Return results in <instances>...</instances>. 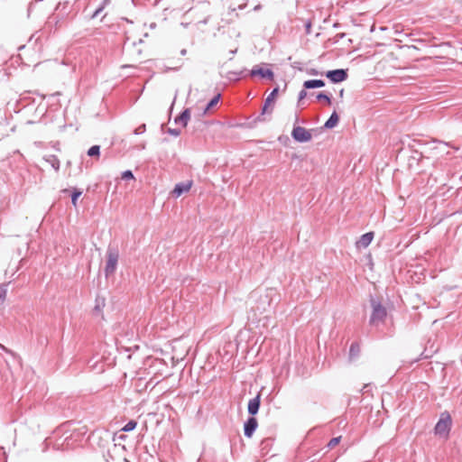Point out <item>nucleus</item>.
I'll return each instance as SVG.
<instances>
[{
  "label": "nucleus",
  "mask_w": 462,
  "mask_h": 462,
  "mask_svg": "<svg viewBox=\"0 0 462 462\" xmlns=\"http://www.w3.org/2000/svg\"><path fill=\"white\" fill-rule=\"evenodd\" d=\"M369 301L372 308L369 324L374 327L383 324L387 317L386 308L382 304L381 300L374 296L371 295Z\"/></svg>",
  "instance_id": "nucleus-1"
},
{
  "label": "nucleus",
  "mask_w": 462,
  "mask_h": 462,
  "mask_svg": "<svg viewBox=\"0 0 462 462\" xmlns=\"http://www.w3.org/2000/svg\"><path fill=\"white\" fill-rule=\"evenodd\" d=\"M106 263L104 269V273L105 276L108 278L110 275H113L116 270L119 259L118 249L116 247L109 245L106 250Z\"/></svg>",
  "instance_id": "nucleus-2"
},
{
  "label": "nucleus",
  "mask_w": 462,
  "mask_h": 462,
  "mask_svg": "<svg viewBox=\"0 0 462 462\" xmlns=\"http://www.w3.org/2000/svg\"><path fill=\"white\" fill-rule=\"evenodd\" d=\"M260 302L257 310L260 312L267 311L268 309L274 307L279 301V295L274 289H267L263 295L260 296Z\"/></svg>",
  "instance_id": "nucleus-3"
},
{
  "label": "nucleus",
  "mask_w": 462,
  "mask_h": 462,
  "mask_svg": "<svg viewBox=\"0 0 462 462\" xmlns=\"http://www.w3.org/2000/svg\"><path fill=\"white\" fill-rule=\"evenodd\" d=\"M270 64L267 63L255 65L251 70H249L248 74L250 77H260L261 79L273 80L274 73L271 69L268 68Z\"/></svg>",
  "instance_id": "nucleus-4"
},
{
  "label": "nucleus",
  "mask_w": 462,
  "mask_h": 462,
  "mask_svg": "<svg viewBox=\"0 0 462 462\" xmlns=\"http://www.w3.org/2000/svg\"><path fill=\"white\" fill-rule=\"evenodd\" d=\"M452 420L448 411L440 414V418L434 428V433H449L451 429Z\"/></svg>",
  "instance_id": "nucleus-5"
},
{
  "label": "nucleus",
  "mask_w": 462,
  "mask_h": 462,
  "mask_svg": "<svg viewBox=\"0 0 462 462\" xmlns=\"http://www.w3.org/2000/svg\"><path fill=\"white\" fill-rule=\"evenodd\" d=\"M62 436L63 435L48 436L42 443V451H47L51 447H52V449L54 450H65L64 445H60L62 440L64 439Z\"/></svg>",
  "instance_id": "nucleus-6"
},
{
  "label": "nucleus",
  "mask_w": 462,
  "mask_h": 462,
  "mask_svg": "<svg viewBox=\"0 0 462 462\" xmlns=\"http://www.w3.org/2000/svg\"><path fill=\"white\" fill-rule=\"evenodd\" d=\"M325 76L332 83L337 84V83H340V82L345 81L347 79L348 74H347V69H336L328 70L325 73Z\"/></svg>",
  "instance_id": "nucleus-7"
},
{
  "label": "nucleus",
  "mask_w": 462,
  "mask_h": 462,
  "mask_svg": "<svg viewBox=\"0 0 462 462\" xmlns=\"http://www.w3.org/2000/svg\"><path fill=\"white\" fill-rule=\"evenodd\" d=\"M292 138L299 143H307L311 140V134L302 126H294L291 132Z\"/></svg>",
  "instance_id": "nucleus-8"
},
{
  "label": "nucleus",
  "mask_w": 462,
  "mask_h": 462,
  "mask_svg": "<svg viewBox=\"0 0 462 462\" xmlns=\"http://www.w3.org/2000/svg\"><path fill=\"white\" fill-rule=\"evenodd\" d=\"M137 423L134 420H130L128 422H126L125 425H121L120 421H116L114 424H112L110 427V430L113 431V433H118V432H129L135 429ZM109 431V430H107Z\"/></svg>",
  "instance_id": "nucleus-9"
},
{
  "label": "nucleus",
  "mask_w": 462,
  "mask_h": 462,
  "mask_svg": "<svg viewBox=\"0 0 462 462\" xmlns=\"http://www.w3.org/2000/svg\"><path fill=\"white\" fill-rule=\"evenodd\" d=\"M435 143H441L440 142L436 141V140H432L428 143H422V141H420V140H412V143H409V147L411 148V152L413 153L418 154L420 156L419 159H420L421 157H423V153L425 152L424 150H422L420 148L426 147L427 145L432 144Z\"/></svg>",
  "instance_id": "nucleus-10"
},
{
  "label": "nucleus",
  "mask_w": 462,
  "mask_h": 462,
  "mask_svg": "<svg viewBox=\"0 0 462 462\" xmlns=\"http://www.w3.org/2000/svg\"><path fill=\"white\" fill-rule=\"evenodd\" d=\"M191 186H192L191 180L179 182L175 185L173 190L171 191V195L174 198H179L182 194L189 192V189H191Z\"/></svg>",
  "instance_id": "nucleus-11"
},
{
  "label": "nucleus",
  "mask_w": 462,
  "mask_h": 462,
  "mask_svg": "<svg viewBox=\"0 0 462 462\" xmlns=\"http://www.w3.org/2000/svg\"><path fill=\"white\" fill-rule=\"evenodd\" d=\"M261 405V393H258V394L251 399L248 402L247 406V411L250 415L254 416L258 413L259 409Z\"/></svg>",
  "instance_id": "nucleus-12"
},
{
  "label": "nucleus",
  "mask_w": 462,
  "mask_h": 462,
  "mask_svg": "<svg viewBox=\"0 0 462 462\" xmlns=\"http://www.w3.org/2000/svg\"><path fill=\"white\" fill-rule=\"evenodd\" d=\"M189 118L190 111L189 108H186L178 116L175 117L174 122L177 125H180L182 127H186Z\"/></svg>",
  "instance_id": "nucleus-13"
},
{
  "label": "nucleus",
  "mask_w": 462,
  "mask_h": 462,
  "mask_svg": "<svg viewBox=\"0 0 462 462\" xmlns=\"http://www.w3.org/2000/svg\"><path fill=\"white\" fill-rule=\"evenodd\" d=\"M248 72L249 71L246 69H244L239 71H228L226 74V79L229 81H238L241 79L249 76Z\"/></svg>",
  "instance_id": "nucleus-14"
},
{
  "label": "nucleus",
  "mask_w": 462,
  "mask_h": 462,
  "mask_svg": "<svg viewBox=\"0 0 462 462\" xmlns=\"http://www.w3.org/2000/svg\"><path fill=\"white\" fill-rule=\"evenodd\" d=\"M374 236V232H367V233L362 235L361 237L359 238V240L356 242L357 247H363V248L367 247L373 241Z\"/></svg>",
  "instance_id": "nucleus-15"
},
{
  "label": "nucleus",
  "mask_w": 462,
  "mask_h": 462,
  "mask_svg": "<svg viewBox=\"0 0 462 462\" xmlns=\"http://www.w3.org/2000/svg\"><path fill=\"white\" fill-rule=\"evenodd\" d=\"M257 420L251 415L244 424V433H254L257 429Z\"/></svg>",
  "instance_id": "nucleus-16"
},
{
  "label": "nucleus",
  "mask_w": 462,
  "mask_h": 462,
  "mask_svg": "<svg viewBox=\"0 0 462 462\" xmlns=\"http://www.w3.org/2000/svg\"><path fill=\"white\" fill-rule=\"evenodd\" d=\"M360 345L357 342H353L349 347L348 359L349 361L356 360L360 356Z\"/></svg>",
  "instance_id": "nucleus-17"
},
{
  "label": "nucleus",
  "mask_w": 462,
  "mask_h": 462,
  "mask_svg": "<svg viewBox=\"0 0 462 462\" xmlns=\"http://www.w3.org/2000/svg\"><path fill=\"white\" fill-rule=\"evenodd\" d=\"M325 86V81L323 79H309L303 82V88L305 89H313L323 88Z\"/></svg>",
  "instance_id": "nucleus-18"
},
{
  "label": "nucleus",
  "mask_w": 462,
  "mask_h": 462,
  "mask_svg": "<svg viewBox=\"0 0 462 462\" xmlns=\"http://www.w3.org/2000/svg\"><path fill=\"white\" fill-rule=\"evenodd\" d=\"M339 121V116L336 111H333L330 115L329 118L325 122L324 128L332 129L334 128Z\"/></svg>",
  "instance_id": "nucleus-19"
},
{
  "label": "nucleus",
  "mask_w": 462,
  "mask_h": 462,
  "mask_svg": "<svg viewBox=\"0 0 462 462\" xmlns=\"http://www.w3.org/2000/svg\"><path fill=\"white\" fill-rule=\"evenodd\" d=\"M44 160L51 164V166L58 171L60 170V160L56 155L51 154L44 157Z\"/></svg>",
  "instance_id": "nucleus-20"
},
{
  "label": "nucleus",
  "mask_w": 462,
  "mask_h": 462,
  "mask_svg": "<svg viewBox=\"0 0 462 462\" xmlns=\"http://www.w3.org/2000/svg\"><path fill=\"white\" fill-rule=\"evenodd\" d=\"M221 98V94H217L215 97H213L208 103L207 104L206 107L204 108L203 114L208 113L210 109H212L219 102Z\"/></svg>",
  "instance_id": "nucleus-21"
},
{
  "label": "nucleus",
  "mask_w": 462,
  "mask_h": 462,
  "mask_svg": "<svg viewBox=\"0 0 462 462\" xmlns=\"http://www.w3.org/2000/svg\"><path fill=\"white\" fill-rule=\"evenodd\" d=\"M87 154L89 157H97L99 158L100 155V146L99 145H92L87 152Z\"/></svg>",
  "instance_id": "nucleus-22"
},
{
  "label": "nucleus",
  "mask_w": 462,
  "mask_h": 462,
  "mask_svg": "<svg viewBox=\"0 0 462 462\" xmlns=\"http://www.w3.org/2000/svg\"><path fill=\"white\" fill-rule=\"evenodd\" d=\"M279 88H274L272 92L268 95V97L265 98L264 102L266 105H271L272 102H273L274 98L278 95Z\"/></svg>",
  "instance_id": "nucleus-23"
},
{
  "label": "nucleus",
  "mask_w": 462,
  "mask_h": 462,
  "mask_svg": "<svg viewBox=\"0 0 462 462\" xmlns=\"http://www.w3.org/2000/svg\"><path fill=\"white\" fill-rule=\"evenodd\" d=\"M316 98L318 101H322L324 100L328 105H330L331 104V96L330 95H328L324 92H319L317 96H316Z\"/></svg>",
  "instance_id": "nucleus-24"
},
{
  "label": "nucleus",
  "mask_w": 462,
  "mask_h": 462,
  "mask_svg": "<svg viewBox=\"0 0 462 462\" xmlns=\"http://www.w3.org/2000/svg\"><path fill=\"white\" fill-rule=\"evenodd\" d=\"M82 194V191L79 190V189H74L72 193H71V203L73 206H77V202H78V199L81 196Z\"/></svg>",
  "instance_id": "nucleus-25"
},
{
  "label": "nucleus",
  "mask_w": 462,
  "mask_h": 462,
  "mask_svg": "<svg viewBox=\"0 0 462 462\" xmlns=\"http://www.w3.org/2000/svg\"><path fill=\"white\" fill-rule=\"evenodd\" d=\"M60 445H64L65 450L71 448L73 446L72 435L65 438Z\"/></svg>",
  "instance_id": "nucleus-26"
},
{
  "label": "nucleus",
  "mask_w": 462,
  "mask_h": 462,
  "mask_svg": "<svg viewBox=\"0 0 462 462\" xmlns=\"http://www.w3.org/2000/svg\"><path fill=\"white\" fill-rule=\"evenodd\" d=\"M270 105H266V103L264 102L263 106V108H262V112H261V115H259L255 119H254V122H263L264 121V118H263V115L265 113H267V109H268V106Z\"/></svg>",
  "instance_id": "nucleus-27"
},
{
  "label": "nucleus",
  "mask_w": 462,
  "mask_h": 462,
  "mask_svg": "<svg viewBox=\"0 0 462 462\" xmlns=\"http://www.w3.org/2000/svg\"><path fill=\"white\" fill-rule=\"evenodd\" d=\"M307 89H305L303 88V89H301L300 92H299V96H298V106H300L303 105V99L307 97Z\"/></svg>",
  "instance_id": "nucleus-28"
},
{
  "label": "nucleus",
  "mask_w": 462,
  "mask_h": 462,
  "mask_svg": "<svg viewBox=\"0 0 462 462\" xmlns=\"http://www.w3.org/2000/svg\"><path fill=\"white\" fill-rule=\"evenodd\" d=\"M105 306V300L104 299H97L96 300V306L94 308L95 312H100L101 309Z\"/></svg>",
  "instance_id": "nucleus-29"
},
{
  "label": "nucleus",
  "mask_w": 462,
  "mask_h": 462,
  "mask_svg": "<svg viewBox=\"0 0 462 462\" xmlns=\"http://www.w3.org/2000/svg\"><path fill=\"white\" fill-rule=\"evenodd\" d=\"M121 178L125 180H134V176L132 171L126 170L122 172Z\"/></svg>",
  "instance_id": "nucleus-30"
},
{
  "label": "nucleus",
  "mask_w": 462,
  "mask_h": 462,
  "mask_svg": "<svg viewBox=\"0 0 462 462\" xmlns=\"http://www.w3.org/2000/svg\"><path fill=\"white\" fill-rule=\"evenodd\" d=\"M71 425V422L70 421H68L64 424H62L59 430L61 431V433H67L68 431H71V433H76V430H69L68 429L69 426Z\"/></svg>",
  "instance_id": "nucleus-31"
},
{
  "label": "nucleus",
  "mask_w": 462,
  "mask_h": 462,
  "mask_svg": "<svg viewBox=\"0 0 462 462\" xmlns=\"http://www.w3.org/2000/svg\"><path fill=\"white\" fill-rule=\"evenodd\" d=\"M340 439H341V435H339L338 437H336V438H333L328 443V447L329 448H334L335 446H337L339 442H340Z\"/></svg>",
  "instance_id": "nucleus-32"
},
{
  "label": "nucleus",
  "mask_w": 462,
  "mask_h": 462,
  "mask_svg": "<svg viewBox=\"0 0 462 462\" xmlns=\"http://www.w3.org/2000/svg\"><path fill=\"white\" fill-rule=\"evenodd\" d=\"M59 22H60V20L58 19V17H56V16H50L49 20L47 22V25L51 27L52 23H54V25L57 26Z\"/></svg>",
  "instance_id": "nucleus-33"
},
{
  "label": "nucleus",
  "mask_w": 462,
  "mask_h": 462,
  "mask_svg": "<svg viewBox=\"0 0 462 462\" xmlns=\"http://www.w3.org/2000/svg\"><path fill=\"white\" fill-rule=\"evenodd\" d=\"M145 130H146V125L144 124H143L134 129V134L136 135L142 134L145 132Z\"/></svg>",
  "instance_id": "nucleus-34"
},
{
  "label": "nucleus",
  "mask_w": 462,
  "mask_h": 462,
  "mask_svg": "<svg viewBox=\"0 0 462 462\" xmlns=\"http://www.w3.org/2000/svg\"><path fill=\"white\" fill-rule=\"evenodd\" d=\"M6 294H7L6 285L1 286L0 287V300L2 301H4L5 300Z\"/></svg>",
  "instance_id": "nucleus-35"
},
{
  "label": "nucleus",
  "mask_w": 462,
  "mask_h": 462,
  "mask_svg": "<svg viewBox=\"0 0 462 462\" xmlns=\"http://www.w3.org/2000/svg\"><path fill=\"white\" fill-rule=\"evenodd\" d=\"M168 133L173 136H179L180 134V129L179 128H169Z\"/></svg>",
  "instance_id": "nucleus-36"
},
{
  "label": "nucleus",
  "mask_w": 462,
  "mask_h": 462,
  "mask_svg": "<svg viewBox=\"0 0 462 462\" xmlns=\"http://www.w3.org/2000/svg\"><path fill=\"white\" fill-rule=\"evenodd\" d=\"M103 9H104V5L99 6V7H98L95 12H94V14H92V16H91V17H92V18H97V17L101 14V12L103 11Z\"/></svg>",
  "instance_id": "nucleus-37"
},
{
  "label": "nucleus",
  "mask_w": 462,
  "mask_h": 462,
  "mask_svg": "<svg viewBox=\"0 0 462 462\" xmlns=\"http://www.w3.org/2000/svg\"><path fill=\"white\" fill-rule=\"evenodd\" d=\"M273 440V439L272 438H268V439H266L263 440V441H262V446H263V448H265V447H267L268 445L272 444Z\"/></svg>",
  "instance_id": "nucleus-38"
},
{
  "label": "nucleus",
  "mask_w": 462,
  "mask_h": 462,
  "mask_svg": "<svg viewBox=\"0 0 462 462\" xmlns=\"http://www.w3.org/2000/svg\"><path fill=\"white\" fill-rule=\"evenodd\" d=\"M0 349H2V350H4V351H5V352H6V353H8V354H11L12 356H14V354L11 350L7 349V348H6L4 345H2V344H0Z\"/></svg>",
  "instance_id": "nucleus-39"
},
{
  "label": "nucleus",
  "mask_w": 462,
  "mask_h": 462,
  "mask_svg": "<svg viewBox=\"0 0 462 462\" xmlns=\"http://www.w3.org/2000/svg\"><path fill=\"white\" fill-rule=\"evenodd\" d=\"M309 73H310V75L316 76V75H318V74H319V71H318L317 69H310V72H309Z\"/></svg>",
  "instance_id": "nucleus-40"
},
{
  "label": "nucleus",
  "mask_w": 462,
  "mask_h": 462,
  "mask_svg": "<svg viewBox=\"0 0 462 462\" xmlns=\"http://www.w3.org/2000/svg\"><path fill=\"white\" fill-rule=\"evenodd\" d=\"M126 437H127V435H124V434L118 435L119 439H125Z\"/></svg>",
  "instance_id": "nucleus-41"
},
{
  "label": "nucleus",
  "mask_w": 462,
  "mask_h": 462,
  "mask_svg": "<svg viewBox=\"0 0 462 462\" xmlns=\"http://www.w3.org/2000/svg\"><path fill=\"white\" fill-rule=\"evenodd\" d=\"M345 35H346V34H345L344 32H342V33H338V34L337 35V38H343V37H345Z\"/></svg>",
  "instance_id": "nucleus-42"
},
{
  "label": "nucleus",
  "mask_w": 462,
  "mask_h": 462,
  "mask_svg": "<svg viewBox=\"0 0 462 462\" xmlns=\"http://www.w3.org/2000/svg\"><path fill=\"white\" fill-rule=\"evenodd\" d=\"M186 53H187V50H186V49H182V50L180 51V54H181V55H185Z\"/></svg>",
  "instance_id": "nucleus-43"
},
{
  "label": "nucleus",
  "mask_w": 462,
  "mask_h": 462,
  "mask_svg": "<svg viewBox=\"0 0 462 462\" xmlns=\"http://www.w3.org/2000/svg\"><path fill=\"white\" fill-rule=\"evenodd\" d=\"M306 28H307V32H309V29L310 28V23H307Z\"/></svg>",
  "instance_id": "nucleus-44"
},
{
  "label": "nucleus",
  "mask_w": 462,
  "mask_h": 462,
  "mask_svg": "<svg viewBox=\"0 0 462 462\" xmlns=\"http://www.w3.org/2000/svg\"><path fill=\"white\" fill-rule=\"evenodd\" d=\"M299 121H300L299 116L296 115L295 123H299Z\"/></svg>",
  "instance_id": "nucleus-45"
},
{
  "label": "nucleus",
  "mask_w": 462,
  "mask_h": 462,
  "mask_svg": "<svg viewBox=\"0 0 462 462\" xmlns=\"http://www.w3.org/2000/svg\"><path fill=\"white\" fill-rule=\"evenodd\" d=\"M343 93H344V89H341L340 92H339V96L343 97Z\"/></svg>",
  "instance_id": "nucleus-46"
},
{
  "label": "nucleus",
  "mask_w": 462,
  "mask_h": 462,
  "mask_svg": "<svg viewBox=\"0 0 462 462\" xmlns=\"http://www.w3.org/2000/svg\"><path fill=\"white\" fill-rule=\"evenodd\" d=\"M116 436H117V435H113V441H116Z\"/></svg>",
  "instance_id": "nucleus-47"
},
{
  "label": "nucleus",
  "mask_w": 462,
  "mask_h": 462,
  "mask_svg": "<svg viewBox=\"0 0 462 462\" xmlns=\"http://www.w3.org/2000/svg\"><path fill=\"white\" fill-rule=\"evenodd\" d=\"M247 438H251L253 435L251 434H248V435H245Z\"/></svg>",
  "instance_id": "nucleus-48"
}]
</instances>
